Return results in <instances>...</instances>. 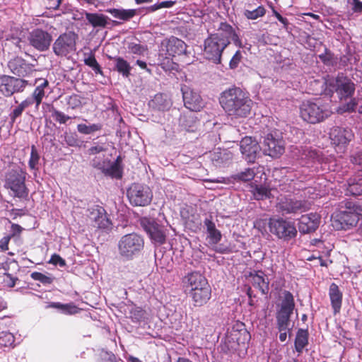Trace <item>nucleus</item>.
Segmentation results:
<instances>
[{"mask_svg":"<svg viewBox=\"0 0 362 362\" xmlns=\"http://www.w3.org/2000/svg\"><path fill=\"white\" fill-rule=\"evenodd\" d=\"M119 255L127 260H132L137 256L144 247L143 237L136 233L126 234L118 242Z\"/></svg>","mask_w":362,"mask_h":362,"instance_id":"nucleus-5","label":"nucleus"},{"mask_svg":"<svg viewBox=\"0 0 362 362\" xmlns=\"http://www.w3.org/2000/svg\"><path fill=\"white\" fill-rule=\"evenodd\" d=\"M184 105L192 112H199L204 106V101L199 93L185 85L181 88Z\"/></svg>","mask_w":362,"mask_h":362,"instance_id":"nucleus-13","label":"nucleus"},{"mask_svg":"<svg viewBox=\"0 0 362 362\" xmlns=\"http://www.w3.org/2000/svg\"><path fill=\"white\" fill-rule=\"evenodd\" d=\"M103 129V125L100 123L92 124L87 125L86 124H78L77 125V130L82 134H90L93 132L100 131Z\"/></svg>","mask_w":362,"mask_h":362,"instance_id":"nucleus-44","label":"nucleus"},{"mask_svg":"<svg viewBox=\"0 0 362 362\" xmlns=\"http://www.w3.org/2000/svg\"><path fill=\"white\" fill-rule=\"evenodd\" d=\"M344 208L350 210L354 215H356L357 218L362 216V202L346 201L344 204Z\"/></svg>","mask_w":362,"mask_h":362,"instance_id":"nucleus-48","label":"nucleus"},{"mask_svg":"<svg viewBox=\"0 0 362 362\" xmlns=\"http://www.w3.org/2000/svg\"><path fill=\"white\" fill-rule=\"evenodd\" d=\"M28 40L33 47L38 51L44 52L49 49L52 37L47 31L37 28L30 33Z\"/></svg>","mask_w":362,"mask_h":362,"instance_id":"nucleus-17","label":"nucleus"},{"mask_svg":"<svg viewBox=\"0 0 362 362\" xmlns=\"http://www.w3.org/2000/svg\"><path fill=\"white\" fill-rule=\"evenodd\" d=\"M30 105L31 101L25 98L16 106L8 115L10 123L11 124H14L16 119L22 115L23 112Z\"/></svg>","mask_w":362,"mask_h":362,"instance_id":"nucleus-36","label":"nucleus"},{"mask_svg":"<svg viewBox=\"0 0 362 362\" xmlns=\"http://www.w3.org/2000/svg\"><path fill=\"white\" fill-rule=\"evenodd\" d=\"M353 1V11L354 12H362V2H361L359 0H352Z\"/></svg>","mask_w":362,"mask_h":362,"instance_id":"nucleus-63","label":"nucleus"},{"mask_svg":"<svg viewBox=\"0 0 362 362\" xmlns=\"http://www.w3.org/2000/svg\"><path fill=\"white\" fill-rule=\"evenodd\" d=\"M39 160H40V155L37 151V148L35 145H32L30 157V159L28 161L29 168L32 170L37 169Z\"/></svg>","mask_w":362,"mask_h":362,"instance_id":"nucleus-50","label":"nucleus"},{"mask_svg":"<svg viewBox=\"0 0 362 362\" xmlns=\"http://www.w3.org/2000/svg\"><path fill=\"white\" fill-rule=\"evenodd\" d=\"M240 148L244 158L248 163H255L260 151L258 142L251 136H245L240 142Z\"/></svg>","mask_w":362,"mask_h":362,"instance_id":"nucleus-16","label":"nucleus"},{"mask_svg":"<svg viewBox=\"0 0 362 362\" xmlns=\"http://www.w3.org/2000/svg\"><path fill=\"white\" fill-rule=\"evenodd\" d=\"M64 141L69 146H80L81 141L78 139L77 134L75 133L66 134L64 136Z\"/></svg>","mask_w":362,"mask_h":362,"instance_id":"nucleus-54","label":"nucleus"},{"mask_svg":"<svg viewBox=\"0 0 362 362\" xmlns=\"http://www.w3.org/2000/svg\"><path fill=\"white\" fill-rule=\"evenodd\" d=\"M22 230H23V228L20 225L16 224V223H12L11 224V234L9 235L11 236V238H13L17 235L21 234Z\"/></svg>","mask_w":362,"mask_h":362,"instance_id":"nucleus-62","label":"nucleus"},{"mask_svg":"<svg viewBox=\"0 0 362 362\" xmlns=\"http://www.w3.org/2000/svg\"><path fill=\"white\" fill-rule=\"evenodd\" d=\"M218 100L226 114L235 119L248 117L253 105L249 93L235 86L221 92Z\"/></svg>","mask_w":362,"mask_h":362,"instance_id":"nucleus-1","label":"nucleus"},{"mask_svg":"<svg viewBox=\"0 0 362 362\" xmlns=\"http://www.w3.org/2000/svg\"><path fill=\"white\" fill-rule=\"evenodd\" d=\"M15 337L8 332H1L0 333V346L4 348H13Z\"/></svg>","mask_w":362,"mask_h":362,"instance_id":"nucleus-45","label":"nucleus"},{"mask_svg":"<svg viewBox=\"0 0 362 362\" xmlns=\"http://www.w3.org/2000/svg\"><path fill=\"white\" fill-rule=\"evenodd\" d=\"M180 126L187 132H193L197 128V119L192 115H184L181 117Z\"/></svg>","mask_w":362,"mask_h":362,"instance_id":"nucleus-41","label":"nucleus"},{"mask_svg":"<svg viewBox=\"0 0 362 362\" xmlns=\"http://www.w3.org/2000/svg\"><path fill=\"white\" fill-rule=\"evenodd\" d=\"M26 173L17 167L8 170L5 175L4 187L13 192V196L18 198H26L29 190L25 186Z\"/></svg>","mask_w":362,"mask_h":362,"instance_id":"nucleus-6","label":"nucleus"},{"mask_svg":"<svg viewBox=\"0 0 362 362\" xmlns=\"http://www.w3.org/2000/svg\"><path fill=\"white\" fill-rule=\"evenodd\" d=\"M148 105L155 110L165 111L170 109L171 103L165 95L158 93L149 101Z\"/></svg>","mask_w":362,"mask_h":362,"instance_id":"nucleus-28","label":"nucleus"},{"mask_svg":"<svg viewBox=\"0 0 362 362\" xmlns=\"http://www.w3.org/2000/svg\"><path fill=\"white\" fill-rule=\"evenodd\" d=\"M263 151L265 155L272 158H279L284 153V141L272 133L268 134L263 141Z\"/></svg>","mask_w":362,"mask_h":362,"instance_id":"nucleus-11","label":"nucleus"},{"mask_svg":"<svg viewBox=\"0 0 362 362\" xmlns=\"http://www.w3.org/2000/svg\"><path fill=\"white\" fill-rule=\"evenodd\" d=\"M255 175V173L252 168H247L245 171L240 172L233 176L236 180H242L244 182L252 180Z\"/></svg>","mask_w":362,"mask_h":362,"instance_id":"nucleus-52","label":"nucleus"},{"mask_svg":"<svg viewBox=\"0 0 362 362\" xmlns=\"http://www.w3.org/2000/svg\"><path fill=\"white\" fill-rule=\"evenodd\" d=\"M303 207L301 201L289 199L281 204L280 209L286 214L297 213Z\"/></svg>","mask_w":362,"mask_h":362,"instance_id":"nucleus-38","label":"nucleus"},{"mask_svg":"<svg viewBox=\"0 0 362 362\" xmlns=\"http://www.w3.org/2000/svg\"><path fill=\"white\" fill-rule=\"evenodd\" d=\"M83 62L86 66L91 68L95 74L103 76L102 68L97 62L94 53L90 52L87 57L84 58Z\"/></svg>","mask_w":362,"mask_h":362,"instance_id":"nucleus-42","label":"nucleus"},{"mask_svg":"<svg viewBox=\"0 0 362 362\" xmlns=\"http://www.w3.org/2000/svg\"><path fill=\"white\" fill-rule=\"evenodd\" d=\"M105 151H106V148H105L103 145H96V146L90 147L88 150V153L89 155H95V154L100 153Z\"/></svg>","mask_w":362,"mask_h":362,"instance_id":"nucleus-60","label":"nucleus"},{"mask_svg":"<svg viewBox=\"0 0 362 362\" xmlns=\"http://www.w3.org/2000/svg\"><path fill=\"white\" fill-rule=\"evenodd\" d=\"M30 277L33 280L38 281L45 285L51 284L53 281L51 277L47 276L45 274L38 272H34L31 273Z\"/></svg>","mask_w":362,"mask_h":362,"instance_id":"nucleus-53","label":"nucleus"},{"mask_svg":"<svg viewBox=\"0 0 362 362\" xmlns=\"http://www.w3.org/2000/svg\"><path fill=\"white\" fill-rule=\"evenodd\" d=\"M294 308L295 301L293 294L288 291H284L280 309L278 311L293 314Z\"/></svg>","mask_w":362,"mask_h":362,"instance_id":"nucleus-33","label":"nucleus"},{"mask_svg":"<svg viewBox=\"0 0 362 362\" xmlns=\"http://www.w3.org/2000/svg\"><path fill=\"white\" fill-rule=\"evenodd\" d=\"M204 224L206 227L208 238L211 244L216 245L221 240V233L220 230L216 229L215 223L211 218H206Z\"/></svg>","mask_w":362,"mask_h":362,"instance_id":"nucleus-32","label":"nucleus"},{"mask_svg":"<svg viewBox=\"0 0 362 362\" xmlns=\"http://www.w3.org/2000/svg\"><path fill=\"white\" fill-rule=\"evenodd\" d=\"M251 193L256 200H265L272 197L271 189L263 185L252 186Z\"/></svg>","mask_w":362,"mask_h":362,"instance_id":"nucleus-37","label":"nucleus"},{"mask_svg":"<svg viewBox=\"0 0 362 362\" xmlns=\"http://www.w3.org/2000/svg\"><path fill=\"white\" fill-rule=\"evenodd\" d=\"M329 297L334 314L339 313L342 305L343 293L335 283H332L329 286Z\"/></svg>","mask_w":362,"mask_h":362,"instance_id":"nucleus-25","label":"nucleus"},{"mask_svg":"<svg viewBox=\"0 0 362 362\" xmlns=\"http://www.w3.org/2000/svg\"><path fill=\"white\" fill-rule=\"evenodd\" d=\"M335 218V221L340 224L339 228L345 230L356 226L359 220L356 215H354L350 210L346 209L339 211L336 214Z\"/></svg>","mask_w":362,"mask_h":362,"instance_id":"nucleus-24","label":"nucleus"},{"mask_svg":"<svg viewBox=\"0 0 362 362\" xmlns=\"http://www.w3.org/2000/svg\"><path fill=\"white\" fill-rule=\"evenodd\" d=\"M351 162L354 165H358L362 170V151L351 156Z\"/></svg>","mask_w":362,"mask_h":362,"instance_id":"nucleus-58","label":"nucleus"},{"mask_svg":"<svg viewBox=\"0 0 362 362\" xmlns=\"http://www.w3.org/2000/svg\"><path fill=\"white\" fill-rule=\"evenodd\" d=\"M309 332L308 329H299L294 341L296 351L300 354L308 344Z\"/></svg>","mask_w":362,"mask_h":362,"instance_id":"nucleus-31","label":"nucleus"},{"mask_svg":"<svg viewBox=\"0 0 362 362\" xmlns=\"http://www.w3.org/2000/svg\"><path fill=\"white\" fill-rule=\"evenodd\" d=\"M266 224H268L272 235L284 241L288 242L297 235L294 223L283 218H270L268 221L266 219H260L255 222V226L259 229L260 227H264Z\"/></svg>","mask_w":362,"mask_h":362,"instance_id":"nucleus-3","label":"nucleus"},{"mask_svg":"<svg viewBox=\"0 0 362 362\" xmlns=\"http://www.w3.org/2000/svg\"><path fill=\"white\" fill-rule=\"evenodd\" d=\"M46 308H56L61 310L64 315H75L81 311V308H78L74 303L63 304L59 302H51Z\"/></svg>","mask_w":362,"mask_h":362,"instance_id":"nucleus-30","label":"nucleus"},{"mask_svg":"<svg viewBox=\"0 0 362 362\" xmlns=\"http://www.w3.org/2000/svg\"><path fill=\"white\" fill-rule=\"evenodd\" d=\"M161 49L165 52L166 58H172L185 53L187 45L183 40L171 36L162 41Z\"/></svg>","mask_w":362,"mask_h":362,"instance_id":"nucleus-14","label":"nucleus"},{"mask_svg":"<svg viewBox=\"0 0 362 362\" xmlns=\"http://www.w3.org/2000/svg\"><path fill=\"white\" fill-rule=\"evenodd\" d=\"M144 229L154 243L163 245L165 243L166 235L163 227L155 221H148L144 225Z\"/></svg>","mask_w":362,"mask_h":362,"instance_id":"nucleus-20","label":"nucleus"},{"mask_svg":"<svg viewBox=\"0 0 362 362\" xmlns=\"http://www.w3.org/2000/svg\"><path fill=\"white\" fill-rule=\"evenodd\" d=\"M28 85L27 80L14 76H0V92L5 97H10L16 93H22Z\"/></svg>","mask_w":362,"mask_h":362,"instance_id":"nucleus-10","label":"nucleus"},{"mask_svg":"<svg viewBox=\"0 0 362 362\" xmlns=\"http://www.w3.org/2000/svg\"><path fill=\"white\" fill-rule=\"evenodd\" d=\"M291 313H282L277 311L276 313V325L279 331H290L289 325L291 323Z\"/></svg>","mask_w":362,"mask_h":362,"instance_id":"nucleus-40","label":"nucleus"},{"mask_svg":"<svg viewBox=\"0 0 362 362\" xmlns=\"http://www.w3.org/2000/svg\"><path fill=\"white\" fill-rule=\"evenodd\" d=\"M187 296L191 298L194 306H203L207 303L211 297V288L209 284L202 288L194 290V292L189 293Z\"/></svg>","mask_w":362,"mask_h":362,"instance_id":"nucleus-21","label":"nucleus"},{"mask_svg":"<svg viewBox=\"0 0 362 362\" xmlns=\"http://www.w3.org/2000/svg\"><path fill=\"white\" fill-rule=\"evenodd\" d=\"M90 218L95 222L94 226L105 229L110 227L111 222L108 218L104 208L96 206L90 212Z\"/></svg>","mask_w":362,"mask_h":362,"instance_id":"nucleus-22","label":"nucleus"},{"mask_svg":"<svg viewBox=\"0 0 362 362\" xmlns=\"http://www.w3.org/2000/svg\"><path fill=\"white\" fill-rule=\"evenodd\" d=\"M107 11L114 18L128 21L136 15V9L110 8Z\"/></svg>","mask_w":362,"mask_h":362,"instance_id":"nucleus-35","label":"nucleus"},{"mask_svg":"<svg viewBox=\"0 0 362 362\" xmlns=\"http://www.w3.org/2000/svg\"><path fill=\"white\" fill-rule=\"evenodd\" d=\"M78 35L74 32L69 31L61 34L54 42L52 50L58 57H69L76 50V40Z\"/></svg>","mask_w":362,"mask_h":362,"instance_id":"nucleus-7","label":"nucleus"},{"mask_svg":"<svg viewBox=\"0 0 362 362\" xmlns=\"http://www.w3.org/2000/svg\"><path fill=\"white\" fill-rule=\"evenodd\" d=\"M332 114L327 105L320 100H305L300 106V116L308 123L317 124L323 122Z\"/></svg>","mask_w":362,"mask_h":362,"instance_id":"nucleus-4","label":"nucleus"},{"mask_svg":"<svg viewBox=\"0 0 362 362\" xmlns=\"http://www.w3.org/2000/svg\"><path fill=\"white\" fill-rule=\"evenodd\" d=\"M265 14L266 8L262 5L253 10L245 9L243 13L244 16L248 20H256Z\"/></svg>","mask_w":362,"mask_h":362,"instance_id":"nucleus-43","label":"nucleus"},{"mask_svg":"<svg viewBox=\"0 0 362 362\" xmlns=\"http://www.w3.org/2000/svg\"><path fill=\"white\" fill-rule=\"evenodd\" d=\"M8 68L12 74L18 77L29 76L35 71L33 64L28 63L19 56H16L8 61Z\"/></svg>","mask_w":362,"mask_h":362,"instance_id":"nucleus-15","label":"nucleus"},{"mask_svg":"<svg viewBox=\"0 0 362 362\" xmlns=\"http://www.w3.org/2000/svg\"><path fill=\"white\" fill-rule=\"evenodd\" d=\"M230 40L239 41L238 35L230 24L221 23L217 32L210 34L204 40L205 58L216 64H221L222 53L230 45Z\"/></svg>","mask_w":362,"mask_h":362,"instance_id":"nucleus-2","label":"nucleus"},{"mask_svg":"<svg viewBox=\"0 0 362 362\" xmlns=\"http://www.w3.org/2000/svg\"><path fill=\"white\" fill-rule=\"evenodd\" d=\"M49 86V82L46 79H43V82L38 85L32 93L31 97H28L26 100L31 101V105L35 103V107L37 109L41 104L44 96L45 95V89Z\"/></svg>","mask_w":362,"mask_h":362,"instance_id":"nucleus-29","label":"nucleus"},{"mask_svg":"<svg viewBox=\"0 0 362 362\" xmlns=\"http://www.w3.org/2000/svg\"><path fill=\"white\" fill-rule=\"evenodd\" d=\"M271 8L274 16L284 25V27H287L288 25V19L283 17L276 10H275L274 6H271Z\"/></svg>","mask_w":362,"mask_h":362,"instance_id":"nucleus-59","label":"nucleus"},{"mask_svg":"<svg viewBox=\"0 0 362 362\" xmlns=\"http://www.w3.org/2000/svg\"><path fill=\"white\" fill-rule=\"evenodd\" d=\"M88 23L93 28H105L107 25L108 17L102 13L85 12Z\"/></svg>","mask_w":362,"mask_h":362,"instance_id":"nucleus-27","label":"nucleus"},{"mask_svg":"<svg viewBox=\"0 0 362 362\" xmlns=\"http://www.w3.org/2000/svg\"><path fill=\"white\" fill-rule=\"evenodd\" d=\"M248 276L251 278L253 286L258 288L262 294H267L269 292V280L263 272H250Z\"/></svg>","mask_w":362,"mask_h":362,"instance_id":"nucleus-26","label":"nucleus"},{"mask_svg":"<svg viewBox=\"0 0 362 362\" xmlns=\"http://www.w3.org/2000/svg\"><path fill=\"white\" fill-rule=\"evenodd\" d=\"M132 313L134 315V317L138 321L144 316V310L140 308H136Z\"/></svg>","mask_w":362,"mask_h":362,"instance_id":"nucleus-64","label":"nucleus"},{"mask_svg":"<svg viewBox=\"0 0 362 362\" xmlns=\"http://www.w3.org/2000/svg\"><path fill=\"white\" fill-rule=\"evenodd\" d=\"M127 196L133 206H146L152 201L153 192L146 185L133 183L127 189Z\"/></svg>","mask_w":362,"mask_h":362,"instance_id":"nucleus-8","label":"nucleus"},{"mask_svg":"<svg viewBox=\"0 0 362 362\" xmlns=\"http://www.w3.org/2000/svg\"><path fill=\"white\" fill-rule=\"evenodd\" d=\"M127 49L132 54L136 55H143L148 50L147 45H144L140 43L129 42L127 45Z\"/></svg>","mask_w":362,"mask_h":362,"instance_id":"nucleus-49","label":"nucleus"},{"mask_svg":"<svg viewBox=\"0 0 362 362\" xmlns=\"http://www.w3.org/2000/svg\"><path fill=\"white\" fill-rule=\"evenodd\" d=\"M207 284L208 280L199 272L187 273L182 279V290L187 296L194 292V290L202 288Z\"/></svg>","mask_w":362,"mask_h":362,"instance_id":"nucleus-12","label":"nucleus"},{"mask_svg":"<svg viewBox=\"0 0 362 362\" xmlns=\"http://www.w3.org/2000/svg\"><path fill=\"white\" fill-rule=\"evenodd\" d=\"M354 134L349 129H345L339 127H334L329 132V138L332 144L335 146H346L353 139Z\"/></svg>","mask_w":362,"mask_h":362,"instance_id":"nucleus-18","label":"nucleus"},{"mask_svg":"<svg viewBox=\"0 0 362 362\" xmlns=\"http://www.w3.org/2000/svg\"><path fill=\"white\" fill-rule=\"evenodd\" d=\"M49 262L54 265L59 264L61 267H64L66 265L65 260L57 254L52 255Z\"/></svg>","mask_w":362,"mask_h":362,"instance_id":"nucleus-57","label":"nucleus"},{"mask_svg":"<svg viewBox=\"0 0 362 362\" xmlns=\"http://www.w3.org/2000/svg\"><path fill=\"white\" fill-rule=\"evenodd\" d=\"M347 191L354 196L362 194V177H354L347 182Z\"/></svg>","mask_w":362,"mask_h":362,"instance_id":"nucleus-39","label":"nucleus"},{"mask_svg":"<svg viewBox=\"0 0 362 362\" xmlns=\"http://www.w3.org/2000/svg\"><path fill=\"white\" fill-rule=\"evenodd\" d=\"M319 59L326 66H334L337 63V58L334 57V54L328 49H325V52L319 54Z\"/></svg>","mask_w":362,"mask_h":362,"instance_id":"nucleus-46","label":"nucleus"},{"mask_svg":"<svg viewBox=\"0 0 362 362\" xmlns=\"http://www.w3.org/2000/svg\"><path fill=\"white\" fill-rule=\"evenodd\" d=\"M320 216L317 213L302 215L299 219L298 228L302 233H310L315 231L319 226Z\"/></svg>","mask_w":362,"mask_h":362,"instance_id":"nucleus-19","label":"nucleus"},{"mask_svg":"<svg viewBox=\"0 0 362 362\" xmlns=\"http://www.w3.org/2000/svg\"><path fill=\"white\" fill-rule=\"evenodd\" d=\"M103 173L105 175L110 176L117 179L122 177V168L117 166V164H112L107 168H103Z\"/></svg>","mask_w":362,"mask_h":362,"instance_id":"nucleus-47","label":"nucleus"},{"mask_svg":"<svg viewBox=\"0 0 362 362\" xmlns=\"http://www.w3.org/2000/svg\"><path fill=\"white\" fill-rule=\"evenodd\" d=\"M11 236L6 235L4 236L1 240H0V248L3 251H6L8 250V243L11 239Z\"/></svg>","mask_w":362,"mask_h":362,"instance_id":"nucleus-61","label":"nucleus"},{"mask_svg":"<svg viewBox=\"0 0 362 362\" xmlns=\"http://www.w3.org/2000/svg\"><path fill=\"white\" fill-rule=\"evenodd\" d=\"M50 112H52V117L59 124H66V122L71 119V117L64 112L57 110L53 106L52 107Z\"/></svg>","mask_w":362,"mask_h":362,"instance_id":"nucleus-51","label":"nucleus"},{"mask_svg":"<svg viewBox=\"0 0 362 362\" xmlns=\"http://www.w3.org/2000/svg\"><path fill=\"white\" fill-rule=\"evenodd\" d=\"M242 54L240 50L236 51L229 62V66L231 69H235L238 67V64L242 59Z\"/></svg>","mask_w":362,"mask_h":362,"instance_id":"nucleus-56","label":"nucleus"},{"mask_svg":"<svg viewBox=\"0 0 362 362\" xmlns=\"http://www.w3.org/2000/svg\"><path fill=\"white\" fill-rule=\"evenodd\" d=\"M115 62V70L122 75L124 78H128L131 75L132 66L130 64L121 57L113 58Z\"/></svg>","mask_w":362,"mask_h":362,"instance_id":"nucleus-34","label":"nucleus"},{"mask_svg":"<svg viewBox=\"0 0 362 362\" xmlns=\"http://www.w3.org/2000/svg\"><path fill=\"white\" fill-rule=\"evenodd\" d=\"M327 86L331 91H335L340 98H349L355 92L354 83L343 74H339L334 79L329 80Z\"/></svg>","mask_w":362,"mask_h":362,"instance_id":"nucleus-9","label":"nucleus"},{"mask_svg":"<svg viewBox=\"0 0 362 362\" xmlns=\"http://www.w3.org/2000/svg\"><path fill=\"white\" fill-rule=\"evenodd\" d=\"M69 107L76 109L81 105V97L77 94H72L66 98Z\"/></svg>","mask_w":362,"mask_h":362,"instance_id":"nucleus-55","label":"nucleus"},{"mask_svg":"<svg viewBox=\"0 0 362 362\" xmlns=\"http://www.w3.org/2000/svg\"><path fill=\"white\" fill-rule=\"evenodd\" d=\"M209 158L213 165L217 168L228 165L233 159V154L227 150L217 148L209 153Z\"/></svg>","mask_w":362,"mask_h":362,"instance_id":"nucleus-23","label":"nucleus"}]
</instances>
